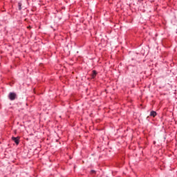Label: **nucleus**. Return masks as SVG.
I'll list each match as a JSON object with an SVG mask.
<instances>
[{"label": "nucleus", "mask_w": 177, "mask_h": 177, "mask_svg": "<svg viewBox=\"0 0 177 177\" xmlns=\"http://www.w3.org/2000/svg\"><path fill=\"white\" fill-rule=\"evenodd\" d=\"M97 73L96 72V71H93V73H92V77L93 78H95V77H96Z\"/></svg>", "instance_id": "20e7f679"}, {"label": "nucleus", "mask_w": 177, "mask_h": 177, "mask_svg": "<svg viewBox=\"0 0 177 177\" xmlns=\"http://www.w3.org/2000/svg\"><path fill=\"white\" fill-rule=\"evenodd\" d=\"M21 6H22L21 3H18V9H19V10H21Z\"/></svg>", "instance_id": "39448f33"}, {"label": "nucleus", "mask_w": 177, "mask_h": 177, "mask_svg": "<svg viewBox=\"0 0 177 177\" xmlns=\"http://www.w3.org/2000/svg\"><path fill=\"white\" fill-rule=\"evenodd\" d=\"M8 97L11 100H15L16 99V93H10Z\"/></svg>", "instance_id": "f03ea898"}, {"label": "nucleus", "mask_w": 177, "mask_h": 177, "mask_svg": "<svg viewBox=\"0 0 177 177\" xmlns=\"http://www.w3.org/2000/svg\"><path fill=\"white\" fill-rule=\"evenodd\" d=\"M156 115H157V112H156L154 111H151V113H150L151 117H156Z\"/></svg>", "instance_id": "7ed1b4c3"}, {"label": "nucleus", "mask_w": 177, "mask_h": 177, "mask_svg": "<svg viewBox=\"0 0 177 177\" xmlns=\"http://www.w3.org/2000/svg\"><path fill=\"white\" fill-rule=\"evenodd\" d=\"M91 175H96V171H95V170H91Z\"/></svg>", "instance_id": "423d86ee"}, {"label": "nucleus", "mask_w": 177, "mask_h": 177, "mask_svg": "<svg viewBox=\"0 0 177 177\" xmlns=\"http://www.w3.org/2000/svg\"><path fill=\"white\" fill-rule=\"evenodd\" d=\"M12 140H13L16 145H19L20 142V137H12Z\"/></svg>", "instance_id": "f257e3e1"}]
</instances>
